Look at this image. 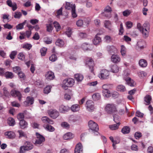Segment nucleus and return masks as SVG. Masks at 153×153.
Returning a JSON list of instances; mask_svg holds the SVG:
<instances>
[{"label": "nucleus", "mask_w": 153, "mask_h": 153, "mask_svg": "<svg viewBox=\"0 0 153 153\" xmlns=\"http://www.w3.org/2000/svg\"><path fill=\"white\" fill-rule=\"evenodd\" d=\"M74 83V80L72 78H69L63 80L62 84V87L65 90L67 89L68 87H72Z\"/></svg>", "instance_id": "nucleus-1"}, {"label": "nucleus", "mask_w": 153, "mask_h": 153, "mask_svg": "<svg viewBox=\"0 0 153 153\" xmlns=\"http://www.w3.org/2000/svg\"><path fill=\"white\" fill-rule=\"evenodd\" d=\"M105 110L110 114H113L117 111L116 105L113 103L107 104L105 107Z\"/></svg>", "instance_id": "nucleus-2"}, {"label": "nucleus", "mask_w": 153, "mask_h": 153, "mask_svg": "<svg viewBox=\"0 0 153 153\" xmlns=\"http://www.w3.org/2000/svg\"><path fill=\"white\" fill-rule=\"evenodd\" d=\"M33 145L30 142H26L25 145L21 146L20 149L19 153H24V151H28L32 149Z\"/></svg>", "instance_id": "nucleus-3"}, {"label": "nucleus", "mask_w": 153, "mask_h": 153, "mask_svg": "<svg viewBox=\"0 0 153 153\" xmlns=\"http://www.w3.org/2000/svg\"><path fill=\"white\" fill-rule=\"evenodd\" d=\"M143 28L141 32L143 37L146 38L149 35L150 25L148 23H144L143 24Z\"/></svg>", "instance_id": "nucleus-4"}, {"label": "nucleus", "mask_w": 153, "mask_h": 153, "mask_svg": "<svg viewBox=\"0 0 153 153\" xmlns=\"http://www.w3.org/2000/svg\"><path fill=\"white\" fill-rule=\"evenodd\" d=\"M88 126L89 128L93 131L96 132V134L98 135V132L97 131L99 130L98 125L94 121L91 120L88 122Z\"/></svg>", "instance_id": "nucleus-5"}, {"label": "nucleus", "mask_w": 153, "mask_h": 153, "mask_svg": "<svg viewBox=\"0 0 153 153\" xmlns=\"http://www.w3.org/2000/svg\"><path fill=\"white\" fill-rule=\"evenodd\" d=\"M85 107L87 110L90 112H92L94 111L95 107L94 102L91 100L87 101Z\"/></svg>", "instance_id": "nucleus-6"}, {"label": "nucleus", "mask_w": 153, "mask_h": 153, "mask_svg": "<svg viewBox=\"0 0 153 153\" xmlns=\"http://www.w3.org/2000/svg\"><path fill=\"white\" fill-rule=\"evenodd\" d=\"M36 136L37 138L36 140L35 144L36 146H38L41 144L45 140V138L44 137L38 133H36Z\"/></svg>", "instance_id": "nucleus-7"}, {"label": "nucleus", "mask_w": 153, "mask_h": 153, "mask_svg": "<svg viewBox=\"0 0 153 153\" xmlns=\"http://www.w3.org/2000/svg\"><path fill=\"white\" fill-rule=\"evenodd\" d=\"M109 75V72L106 69H103L101 70L98 76L99 78L102 79H105L108 78Z\"/></svg>", "instance_id": "nucleus-8"}, {"label": "nucleus", "mask_w": 153, "mask_h": 153, "mask_svg": "<svg viewBox=\"0 0 153 153\" xmlns=\"http://www.w3.org/2000/svg\"><path fill=\"white\" fill-rule=\"evenodd\" d=\"M86 64L89 67L91 72L93 73V67L94 64L92 59L89 58H87L86 60Z\"/></svg>", "instance_id": "nucleus-9"}, {"label": "nucleus", "mask_w": 153, "mask_h": 153, "mask_svg": "<svg viewBox=\"0 0 153 153\" xmlns=\"http://www.w3.org/2000/svg\"><path fill=\"white\" fill-rule=\"evenodd\" d=\"M10 94L11 96L14 97H17L19 101L21 100L22 95L20 92L18 91L13 89L11 91Z\"/></svg>", "instance_id": "nucleus-10"}, {"label": "nucleus", "mask_w": 153, "mask_h": 153, "mask_svg": "<svg viewBox=\"0 0 153 153\" xmlns=\"http://www.w3.org/2000/svg\"><path fill=\"white\" fill-rule=\"evenodd\" d=\"M48 113L52 118L55 119L59 115V112L55 109H50L48 111Z\"/></svg>", "instance_id": "nucleus-11"}, {"label": "nucleus", "mask_w": 153, "mask_h": 153, "mask_svg": "<svg viewBox=\"0 0 153 153\" xmlns=\"http://www.w3.org/2000/svg\"><path fill=\"white\" fill-rule=\"evenodd\" d=\"M74 153H83V148L82 144L79 143L76 146Z\"/></svg>", "instance_id": "nucleus-12"}, {"label": "nucleus", "mask_w": 153, "mask_h": 153, "mask_svg": "<svg viewBox=\"0 0 153 153\" xmlns=\"http://www.w3.org/2000/svg\"><path fill=\"white\" fill-rule=\"evenodd\" d=\"M6 3L9 6L12 8L13 11H15L17 9L16 3H13L11 0H7L6 1Z\"/></svg>", "instance_id": "nucleus-13"}, {"label": "nucleus", "mask_w": 153, "mask_h": 153, "mask_svg": "<svg viewBox=\"0 0 153 153\" xmlns=\"http://www.w3.org/2000/svg\"><path fill=\"white\" fill-rule=\"evenodd\" d=\"M104 11V15L107 17H110L111 16V8L109 6H107L105 8Z\"/></svg>", "instance_id": "nucleus-14"}, {"label": "nucleus", "mask_w": 153, "mask_h": 153, "mask_svg": "<svg viewBox=\"0 0 153 153\" xmlns=\"http://www.w3.org/2000/svg\"><path fill=\"white\" fill-rule=\"evenodd\" d=\"M34 100V99L33 97H27L26 98V100L24 102V104L26 106H28L32 104L33 103Z\"/></svg>", "instance_id": "nucleus-15"}, {"label": "nucleus", "mask_w": 153, "mask_h": 153, "mask_svg": "<svg viewBox=\"0 0 153 153\" xmlns=\"http://www.w3.org/2000/svg\"><path fill=\"white\" fill-rule=\"evenodd\" d=\"M121 59L119 56L117 54L113 55L111 56V60L114 63H117L119 62Z\"/></svg>", "instance_id": "nucleus-16"}, {"label": "nucleus", "mask_w": 153, "mask_h": 153, "mask_svg": "<svg viewBox=\"0 0 153 153\" xmlns=\"http://www.w3.org/2000/svg\"><path fill=\"white\" fill-rule=\"evenodd\" d=\"M42 122L45 124H53L54 123L53 120L50 119L47 117L45 116L42 117L41 119Z\"/></svg>", "instance_id": "nucleus-17"}, {"label": "nucleus", "mask_w": 153, "mask_h": 153, "mask_svg": "<svg viewBox=\"0 0 153 153\" xmlns=\"http://www.w3.org/2000/svg\"><path fill=\"white\" fill-rule=\"evenodd\" d=\"M126 81L127 84L131 87H134V86L135 84L134 81L131 79L130 77H128L126 79H124Z\"/></svg>", "instance_id": "nucleus-18"}, {"label": "nucleus", "mask_w": 153, "mask_h": 153, "mask_svg": "<svg viewBox=\"0 0 153 153\" xmlns=\"http://www.w3.org/2000/svg\"><path fill=\"white\" fill-rule=\"evenodd\" d=\"M45 76L48 79L52 80L54 77V75L53 73L51 71H49L47 72L45 75Z\"/></svg>", "instance_id": "nucleus-19"}, {"label": "nucleus", "mask_w": 153, "mask_h": 153, "mask_svg": "<svg viewBox=\"0 0 153 153\" xmlns=\"http://www.w3.org/2000/svg\"><path fill=\"white\" fill-rule=\"evenodd\" d=\"M69 109V107L67 106L61 105L60 106L59 110L61 113H65Z\"/></svg>", "instance_id": "nucleus-20"}, {"label": "nucleus", "mask_w": 153, "mask_h": 153, "mask_svg": "<svg viewBox=\"0 0 153 153\" xmlns=\"http://www.w3.org/2000/svg\"><path fill=\"white\" fill-rule=\"evenodd\" d=\"M19 125L20 128L24 129L27 127L28 123L24 120H21L19 123Z\"/></svg>", "instance_id": "nucleus-21"}, {"label": "nucleus", "mask_w": 153, "mask_h": 153, "mask_svg": "<svg viewBox=\"0 0 153 153\" xmlns=\"http://www.w3.org/2000/svg\"><path fill=\"white\" fill-rule=\"evenodd\" d=\"M111 71L114 73L118 72L119 71V67L116 65H114L110 66Z\"/></svg>", "instance_id": "nucleus-22"}, {"label": "nucleus", "mask_w": 153, "mask_h": 153, "mask_svg": "<svg viewBox=\"0 0 153 153\" xmlns=\"http://www.w3.org/2000/svg\"><path fill=\"white\" fill-rule=\"evenodd\" d=\"M65 3V8L66 9L71 10H73L74 8H75V6L74 4L73 5L70 2H67Z\"/></svg>", "instance_id": "nucleus-23"}, {"label": "nucleus", "mask_w": 153, "mask_h": 153, "mask_svg": "<svg viewBox=\"0 0 153 153\" xmlns=\"http://www.w3.org/2000/svg\"><path fill=\"white\" fill-rule=\"evenodd\" d=\"M4 135L9 138H12L15 137V134L12 131H8L4 133Z\"/></svg>", "instance_id": "nucleus-24"}, {"label": "nucleus", "mask_w": 153, "mask_h": 153, "mask_svg": "<svg viewBox=\"0 0 153 153\" xmlns=\"http://www.w3.org/2000/svg\"><path fill=\"white\" fill-rule=\"evenodd\" d=\"M101 42V38L97 35L95 37L93 40V44L95 45L99 44Z\"/></svg>", "instance_id": "nucleus-25"}, {"label": "nucleus", "mask_w": 153, "mask_h": 153, "mask_svg": "<svg viewBox=\"0 0 153 153\" xmlns=\"http://www.w3.org/2000/svg\"><path fill=\"white\" fill-rule=\"evenodd\" d=\"M140 66L143 68H145L147 66V61L144 59H141L139 61Z\"/></svg>", "instance_id": "nucleus-26"}, {"label": "nucleus", "mask_w": 153, "mask_h": 153, "mask_svg": "<svg viewBox=\"0 0 153 153\" xmlns=\"http://www.w3.org/2000/svg\"><path fill=\"white\" fill-rule=\"evenodd\" d=\"M116 89L117 91L121 92H124L126 90L125 87L122 85H117L116 88Z\"/></svg>", "instance_id": "nucleus-27"}, {"label": "nucleus", "mask_w": 153, "mask_h": 153, "mask_svg": "<svg viewBox=\"0 0 153 153\" xmlns=\"http://www.w3.org/2000/svg\"><path fill=\"white\" fill-rule=\"evenodd\" d=\"M152 98L149 95H147L144 98L145 104L146 105H149L151 101Z\"/></svg>", "instance_id": "nucleus-28"}, {"label": "nucleus", "mask_w": 153, "mask_h": 153, "mask_svg": "<svg viewBox=\"0 0 153 153\" xmlns=\"http://www.w3.org/2000/svg\"><path fill=\"white\" fill-rule=\"evenodd\" d=\"M73 137L74 136L72 133L69 132L65 134L63 136V138L64 139L67 140L73 138Z\"/></svg>", "instance_id": "nucleus-29"}, {"label": "nucleus", "mask_w": 153, "mask_h": 153, "mask_svg": "<svg viewBox=\"0 0 153 153\" xmlns=\"http://www.w3.org/2000/svg\"><path fill=\"white\" fill-rule=\"evenodd\" d=\"M74 77L78 82H81L83 78V76L79 74H75Z\"/></svg>", "instance_id": "nucleus-30"}, {"label": "nucleus", "mask_w": 153, "mask_h": 153, "mask_svg": "<svg viewBox=\"0 0 153 153\" xmlns=\"http://www.w3.org/2000/svg\"><path fill=\"white\" fill-rule=\"evenodd\" d=\"M43 127L45 128L47 130L50 131V132H53L55 130L54 128L52 126L50 125H49L48 124L47 125H43Z\"/></svg>", "instance_id": "nucleus-31"}, {"label": "nucleus", "mask_w": 153, "mask_h": 153, "mask_svg": "<svg viewBox=\"0 0 153 153\" xmlns=\"http://www.w3.org/2000/svg\"><path fill=\"white\" fill-rule=\"evenodd\" d=\"M104 25L105 27L108 28V30H111L112 25L111 22L109 21H105L104 22Z\"/></svg>", "instance_id": "nucleus-32"}, {"label": "nucleus", "mask_w": 153, "mask_h": 153, "mask_svg": "<svg viewBox=\"0 0 153 153\" xmlns=\"http://www.w3.org/2000/svg\"><path fill=\"white\" fill-rule=\"evenodd\" d=\"M56 45L59 47H62L64 45L63 41L60 39H57L55 43Z\"/></svg>", "instance_id": "nucleus-33"}, {"label": "nucleus", "mask_w": 153, "mask_h": 153, "mask_svg": "<svg viewBox=\"0 0 153 153\" xmlns=\"http://www.w3.org/2000/svg\"><path fill=\"white\" fill-rule=\"evenodd\" d=\"M71 109L74 112L77 111L80 109L79 105L78 104L74 105L71 106Z\"/></svg>", "instance_id": "nucleus-34"}, {"label": "nucleus", "mask_w": 153, "mask_h": 153, "mask_svg": "<svg viewBox=\"0 0 153 153\" xmlns=\"http://www.w3.org/2000/svg\"><path fill=\"white\" fill-rule=\"evenodd\" d=\"M92 98L94 101H97L100 99L101 96L99 93H95L92 96Z\"/></svg>", "instance_id": "nucleus-35"}, {"label": "nucleus", "mask_w": 153, "mask_h": 153, "mask_svg": "<svg viewBox=\"0 0 153 153\" xmlns=\"http://www.w3.org/2000/svg\"><path fill=\"white\" fill-rule=\"evenodd\" d=\"M4 75L7 79H12L14 77L13 73L9 71L6 72Z\"/></svg>", "instance_id": "nucleus-36"}, {"label": "nucleus", "mask_w": 153, "mask_h": 153, "mask_svg": "<svg viewBox=\"0 0 153 153\" xmlns=\"http://www.w3.org/2000/svg\"><path fill=\"white\" fill-rule=\"evenodd\" d=\"M120 124V123L118 122L116 124L110 125L109 127L112 130H115L118 128Z\"/></svg>", "instance_id": "nucleus-37"}, {"label": "nucleus", "mask_w": 153, "mask_h": 153, "mask_svg": "<svg viewBox=\"0 0 153 153\" xmlns=\"http://www.w3.org/2000/svg\"><path fill=\"white\" fill-rule=\"evenodd\" d=\"M121 131L124 134H128L130 131V128L127 126H124L122 128Z\"/></svg>", "instance_id": "nucleus-38"}, {"label": "nucleus", "mask_w": 153, "mask_h": 153, "mask_svg": "<svg viewBox=\"0 0 153 153\" xmlns=\"http://www.w3.org/2000/svg\"><path fill=\"white\" fill-rule=\"evenodd\" d=\"M26 22L27 21L26 20H25L23 22L19 24L16 27V29L20 30L23 29L24 27V26L26 23Z\"/></svg>", "instance_id": "nucleus-39"}, {"label": "nucleus", "mask_w": 153, "mask_h": 153, "mask_svg": "<svg viewBox=\"0 0 153 153\" xmlns=\"http://www.w3.org/2000/svg\"><path fill=\"white\" fill-rule=\"evenodd\" d=\"M121 47L120 52L122 55L124 56L126 55V50L125 47L123 45H121Z\"/></svg>", "instance_id": "nucleus-40"}, {"label": "nucleus", "mask_w": 153, "mask_h": 153, "mask_svg": "<svg viewBox=\"0 0 153 153\" xmlns=\"http://www.w3.org/2000/svg\"><path fill=\"white\" fill-rule=\"evenodd\" d=\"M109 139L110 140L112 141V142L113 143L112 146H113L114 149H116V147H115V145L116 144H117L119 143V142H120L119 140H118V142H117L116 141L114 140L113 137L112 136L110 137Z\"/></svg>", "instance_id": "nucleus-41"}, {"label": "nucleus", "mask_w": 153, "mask_h": 153, "mask_svg": "<svg viewBox=\"0 0 153 153\" xmlns=\"http://www.w3.org/2000/svg\"><path fill=\"white\" fill-rule=\"evenodd\" d=\"M102 93L103 96L107 98L110 96V92L108 90H103Z\"/></svg>", "instance_id": "nucleus-42"}, {"label": "nucleus", "mask_w": 153, "mask_h": 153, "mask_svg": "<svg viewBox=\"0 0 153 153\" xmlns=\"http://www.w3.org/2000/svg\"><path fill=\"white\" fill-rule=\"evenodd\" d=\"M138 75L139 76L140 78H143L144 77H146L147 75L146 72L144 71H139L137 72Z\"/></svg>", "instance_id": "nucleus-43"}, {"label": "nucleus", "mask_w": 153, "mask_h": 153, "mask_svg": "<svg viewBox=\"0 0 153 153\" xmlns=\"http://www.w3.org/2000/svg\"><path fill=\"white\" fill-rule=\"evenodd\" d=\"M51 86H48L45 87L44 89V92L45 94H48L51 91Z\"/></svg>", "instance_id": "nucleus-44"}, {"label": "nucleus", "mask_w": 153, "mask_h": 153, "mask_svg": "<svg viewBox=\"0 0 153 153\" xmlns=\"http://www.w3.org/2000/svg\"><path fill=\"white\" fill-rule=\"evenodd\" d=\"M8 122L10 126H13L15 124V121L14 119L12 117H9L8 119Z\"/></svg>", "instance_id": "nucleus-45"}, {"label": "nucleus", "mask_w": 153, "mask_h": 153, "mask_svg": "<svg viewBox=\"0 0 153 153\" xmlns=\"http://www.w3.org/2000/svg\"><path fill=\"white\" fill-rule=\"evenodd\" d=\"M54 27L57 31H59L61 29V26L57 22L55 21L53 23Z\"/></svg>", "instance_id": "nucleus-46"}, {"label": "nucleus", "mask_w": 153, "mask_h": 153, "mask_svg": "<svg viewBox=\"0 0 153 153\" xmlns=\"http://www.w3.org/2000/svg\"><path fill=\"white\" fill-rule=\"evenodd\" d=\"M22 15L21 13L19 11H16L14 13L13 16L15 18L19 19L21 17Z\"/></svg>", "instance_id": "nucleus-47"}, {"label": "nucleus", "mask_w": 153, "mask_h": 153, "mask_svg": "<svg viewBox=\"0 0 153 153\" xmlns=\"http://www.w3.org/2000/svg\"><path fill=\"white\" fill-rule=\"evenodd\" d=\"M145 43L144 41H139L137 43V45L138 47L140 49H143L144 48V45Z\"/></svg>", "instance_id": "nucleus-48"}, {"label": "nucleus", "mask_w": 153, "mask_h": 153, "mask_svg": "<svg viewBox=\"0 0 153 153\" xmlns=\"http://www.w3.org/2000/svg\"><path fill=\"white\" fill-rule=\"evenodd\" d=\"M47 49L46 48L43 47L40 50L41 55L42 56H44L46 54Z\"/></svg>", "instance_id": "nucleus-49"}, {"label": "nucleus", "mask_w": 153, "mask_h": 153, "mask_svg": "<svg viewBox=\"0 0 153 153\" xmlns=\"http://www.w3.org/2000/svg\"><path fill=\"white\" fill-rule=\"evenodd\" d=\"M32 47V45L29 43H25L22 46L23 48L27 49L28 50H30Z\"/></svg>", "instance_id": "nucleus-50"}, {"label": "nucleus", "mask_w": 153, "mask_h": 153, "mask_svg": "<svg viewBox=\"0 0 153 153\" xmlns=\"http://www.w3.org/2000/svg\"><path fill=\"white\" fill-rule=\"evenodd\" d=\"M90 46L89 44H86L85 43H83L82 45V48L84 51L88 50H89V47Z\"/></svg>", "instance_id": "nucleus-51"}, {"label": "nucleus", "mask_w": 153, "mask_h": 153, "mask_svg": "<svg viewBox=\"0 0 153 153\" xmlns=\"http://www.w3.org/2000/svg\"><path fill=\"white\" fill-rule=\"evenodd\" d=\"M44 41L45 43L47 44H50L52 42L51 39L48 37H46L44 38Z\"/></svg>", "instance_id": "nucleus-52"}, {"label": "nucleus", "mask_w": 153, "mask_h": 153, "mask_svg": "<svg viewBox=\"0 0 153 153\" xmlns=\"http://www.w3.org/2000/svg\"><path fill=\"white\" fill-rule=\"evenodd\" d=\"M131 13V11L129 10H126L123 12V14L124 16H128Z\"/></svg>", "instance_id": "nucleus-53"}, {"label": "nucleus", "mask_w": 153, "mask_h": 153, "mask_svg": "<svg viewBox=\"0 0 153 153\" xmlns=\"http://www.w3.org/2000/svg\"><path fill=\"white\" fill-rule=\"evenodd\" d=\"M61 126L65 128H70V125L66 122H62L61 124Z\"/></svg>", "instance_id": "nucleus-54"}, {"label": "nucleus", "mask_w": 153, "mask_h": 153, "mask_svg": "<svg viewBox=\"0 0 153 153\" xmlns=\"http://www.w3.org/2000/svg\"><path fill=\"white\" fill-rule=\"evenodd\" d=\"M76 24L77 27H82L83 24V21L82 20L79 19L76 22Z\"/></svg>", "instance_id": "nucleus-55"}, {"label": "nucleus", "mask_w": 153, "mask_h": 153, "mask_svg": "<svg viewBox=\"0 0 153 153\" xmlns=\"http://www.w3.org/2000/svg\"><path fill=\"white\" fill-rule=\"evenodd\" d=\"M57 59L56 56L55 54H53L49 57V60L52 61L54 62L56 61Z\"/></svg>", "instance_id": "nucleus-56"}, {"label": "nucleus", "mask_w": 153, "mask_h": 153, "mask_svg": "<svg viewBox=\"0 0 153 153\" xmlns=\"http://www.w3.org/2000/svg\"><path fill=\"white\" fill-rule=\"evenodd\" d=\"M18 58L22 60H23L25 59V55L23 53H20L18 55Z\"/></svg>", "instance_id": "nucleus-57"}, {"label": "nucleus", "mask_w": 153, "mask_h": 153, "mask_svg": "<svg viewBox=\"0 0 153 153\" xmlns=\"http://www.w3.org/2000/svg\"><path fill=\"white\" fill-rule=\"evenodd\" d=\"M124 32V30L123 28V25L122 23H121L120 25V28L119 30V34L122 35Z\"/></svg>", "instance_id": "nucleus-58"}, {"label": "nucleus", "mask_w": 153, "mask_h": 153, "mask_svg": "<svg viewBox=\"0 0 153 153\" xmlns=\"http://www.w3.org/2000/svg\"><path fill=\"white\" fill-rule=\"evenodd\" d=\"M17 118L20 121L21 120H24L23 119L24 118V114L22 113H19L17 116Z\"/></svg>", "instance_id": "nucleus-59"}, {"label": "nucleus", "mask_w": 153, "mask_h": 153, "mask_svg": "<svg viewBox=\"0 0 153 153\" xmlns=\"http://www.w3.org/2000/svg\"><path fill=\"white\" fill-rule=\"evenodd\" d=\"M79 36L80 38L83 39L86 38L87 36V35L85 33L80 32L79 34Z\"/></svg>", "instance_id": "nucleus-60"}, {"label": "nucleus", "mask_w": 153, "mask_h": 153, "mask_svg": "<svg viewBox=\"0 0 153 153\" xmlns=\"http://www.w3.org/2000/svg\"><path fill=\"white\" fill-rule=\"evenodd\" d=\"M13 71L15 72L16 73H19L21 70V68L19 66H16L13 68Z\"/></svg>", "instance_id": "nucleus-61"}, {"label": "nucleus", "mask_w": 153, "mask_h": 153, "mask_svg": "<svg viewBox=\"0 0 153 153\" xmlns=\"http://www.w3.org/2000/svg\"><path fill=\"white\" fill-rule=\"evenodd\" d=\"M17 54V52L16 51H13L10 55V58L13 59L15 58V56Z\"/></svg>", "instance_id": "nucleus-62"}, {"label": "nucleus", "mask_w": 153, "mask_h": 153, "mask_svg": "<svg viewBox=\"0 0 153 153\" xmlns=\"http://www.w3.org/2000/svg\"><path fill=\"white\" fill-rule=\"evenodd\" d=\"M131 150L135 151H137L138 150V146L134 144H132L131 146Z\"/></svg>", "instance_id": "nucleus-63"}, {"label": "nucleus", "mask_w": 153, "mask_h": 153, "mask_svg": "<svg viewBox=\"0 0 153 153\" xmlns=\"http://www.w3.org/2000/svg\"><path fill=\"white\" fill-rule=\"evenodd\" d=\"M47 28V31L49 32H51L53 30V27L51 24H49L46 25Z\"/></svg>", "instance_id": "nucleus-64"}]
</instances>
